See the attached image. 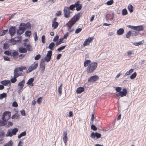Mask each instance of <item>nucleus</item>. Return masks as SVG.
Returning a JSON list of instances; mask_svg holds the SVG:
<instances>
[{"label":"nucleus","instance_id":"f257e3e1","mask_svg":"<svg viewBox=\"0 0 146 146\" xmlns=\"http://www.w3.org/2000/svg\"><path fill=\"white\" fill-rule=\"evenodd\" d=\"M98 63L96 62H92L88 65L86 69L88 73L92 72L97 68Z\"/></svg>","mask_w":146,"mask_h":146},{"label":"nucleus","instance_id":"f03ea898","mask_svg":"<svg viewBox=\"0 0 146 146\" xmlns=\"http://www.w3.org/2000/svg\"><path fill=\"white\" fill-rule=\"evenodd\" d=\"M121 88L119 87H117L115 89L116 91L119 92L118 94H116L117 96H120L122 97L126 95L127 92V90L125 88H124L122 90V91H121Z\"/></svg>","mask_w":146,"mask_h":146},{"label":"nucleus","instance_id":"7ed1b4c3","mask_svg":"<svg viewBox=\"0 0 146 146\" xmlns=\"http://www.w3.org/2000/svg\"><path fill=\"white\" fill-rule=\"evenodd\" d=\"M25 69V67H21L16 68L14 72V76H15L17 78L21 75L23 70Z\"/></svg>","mask_w":146,"mask_h":146},{"label":"nucleus","instance_id":"20e7f679","mask_svg":"<svg viewBox=\"0 0 146 146\" xmlns=\"http://www.w3.org/2000/svg\"><path fill=\"white\" fill-rule=\"evenodd\" d=\"M11 112L9 111H6L4 113L2 118L3 120L5 122L10 118Z\"/></svg>","mask_w":146,"mask_h":146},{"label":"nucleus","instance_id":"39448f33","mask_svg":"<svg viewBox=\"0 0 146 146\" xmlns=\"http://www.w3.org/2000/svg\"><path fill=\"white\" fill-rule=\"evenodd\" d=\"M64 16L66 18H68L70 16V11L68 7H65L64 9Z\"/></svg>","mask_w":146,"mask_h":146},{"label":"nucleus","instance_id":"423d86ee","mask_svg":"<svg viewBox=\"0 0 146 146\" xmlns=\"http://www.w3.org/2000/svg\"><path fill=\"white\" fill-rule=\"evenodd\" d=\"M38 66V63L36 62H35L29 67L28 70H27V72H30L33 70L36 69L37 68Z\"/></svg>","mask_w":146,"mask_h":146},{"label":"nucleus","instance_id":"0eeeda50","mask_svg":"<svg viewBox=\"0 0 146 146\" xmlns=\"http://www.w3.org/2000/svg\"><path fill=\"white\" fill-rule=\"evenodd\" d=\"M94 39V38L92 37H88L87 39H86L84 42L83 44L84 47L89 45L90 43Z\"/></svg>","mask_w":146,"mask_h":146},{"label":"nucleus","instance_id":"6e6552de","mask_svg":"<svg viewBox=\"0 0 146 146\" xmlns=\"http://www.w3.org/2000/svg\"><path fill=\"white\" fill-rule=\"evenodd\" d=\"M52 54V51L49 50L48 52L46 55L44 57L45 60L46 62H48L50 60Z\"/></svg>","mask_w":146,"mask_h":146},{"label":"nucleus","instance_id":"1a4fd4ad","mask_svg":"<svg viewBox=\"0 0 146 146\" xmlns=\"http://www.w3.org/2000/svg\"><path fill=\"white\" fill-rule=\"evenodd\" d=\"M101 134L100 133L97 132L94 133V132L92 133L90 135V137L92 139H94L96 137L97 139H99L101 137Z\"/></svg>","mask_w":146,"mask_h":146},{"label":"nucleus","instance_id":"9d476101","mask_svg":"<svg viewBox=\"0 0 146 146\" xmlns=\"http://www.w3.org/2000/svg\"><path fill=\"white\" fill-rule=\"evenodd\" d=\"M98 79V77L96 76H93L91 77L88 80V82H94Z\"/></svg>","mask_w":146,"mask_h":146},{"label":"nucleus","instance_id":"9b49d317","mask_svg":"<svg viewBox=\"0 0 146 146\" xmlns=\"http://www.w3.org/2000/svg\"><path fill=\"white\" fill-rule=\"evenodd\" d=\"M16 28L14 27H11L9 29V32L11 37H12L16 33Z\"/></svg>","mask_w":146,"mask_h":146},{"label":"nucleus","instance_id":"f8f14e48","mask_svg":"<svg viewBox=\"0 0 146 146\" xmlns=\"http://www.w3.org/2000/svg\"><path fill=\"white\" fill-rule=\"evenodd\" d=\"M25 30V28L24 26L19 27V29L18 30L17 34L18 35H21L24 33Z\"/></svg>","mask_w":146,"mask_h":146},{"label":"nucleus","instance_id":"ddd939ff","mask_svg":"<svg viewBox=\"0 0 146 146\" xmlns=\"http://www.w3.org/2000/svg\"><path fill=\"white\" fill-rule=\"evenodd\" d=\"M67 133L66 131H64L63 132V140L66 145V142L68 141V137H67Z\"/></svg>","mask_w":146,"mask_h":146},{"label":"nucleus","instance_id":"4468645a","mask_svg":"<svg viewBox=\"0 0 146 146\" xmlns=\"http://www.w3.org/2000/svg\"><path fill=\"white\" fill-rule=\"evenodd\" d=\"M80 2L79 1H78L75 3V7L76 8V10L77 11L80 10L82 8L81 5L79 3Z\"/></svg>","mask_w":146,"mask_h":146},{"label":"nucleus","instance_id":"2eb2a0df","mask_svg":"<svg viewBox=\"0 0 146 146\" xmlns=\"http://www.w3.org/2000/svg\"><path fill=\"white\" fill-rule=\"evenodd\" d=\"M13 135L12 133V129H9L7 130V133L6 135V137H11Z\"/></svg>","mask_w":146,"mask_h":146},{"label":"nucleus","instance_id":"dca6fc26","mask_svg":"<svg viewBox=\"0 0 146 146\" xmlns=\"http://www.w3.org/2000/svg\"><path fill=\"white\" fill-rule=\"evenodd\" d=\"M1 83L3 85L8 86L9 85H10L11 82L9 80H5L1 81Z\"/></svg>","mask_w":146,"mask_h":146},{"label":"nucleus","instance_id":"f3484780","mask_svg":"<svg viewBox=\"0 0 146 146\" xmlns=\"http://www.w3.org/2000/svg\"><path fill=\"white\" fill-rule=\"evenodd\" d=\"M19 51L21 53H25L27 52V50L26 48L21 47L19 48Z\"/></svg>","mask_w":146,"mask_h":146},{"label":"nucleus","instance_id":"a211bd4d","mask_svg":"<svg viewBox=\"0 0 146 146\" xmlns=\"http://www.w3.org/2000/svg\"><path fill=\"white\" fill-rule=\"evenodd\" d=\"M25 83V81L23 80L21 82H20L18 84L19 86L20 87V90H22L23 87H24V84Z\"/></svg>","mask_w":146,"mask_h":146},{"label":"nucleus","instance_id":"6ab92c4d","mask_svg":"<svg viewBox=\"0 0 146 146\" xmlns=\"http://www.w3.org/2000/svg\"><path fill=\"white\" fill-rule=\"evenodd\" d=\"M124 30L122 28H121L117 31V34L119 35H122L124 32Z\"/></svg>","mask_w":146,"mask_h":146},{"label":"nucleus","instance_id":"aec40b11","mask_svg":"<svg viewBox=\"0 0 146 146\" xmlns=\"http://www.w3.org/2000/svg\"><path fill=\"white\" fill-rule=\"evenodd\" d=\"M84 91V88L82 87H80L76 90V92L78 94H80Z\"/></svg>","mask_w":146,"mask_h":146},{"label":"nucleus","instance_id":"412c9836","mask_svg":"<svg viewBox=\"0 0 146 146\" xmlns=\"http://www.w3.org/2000/svg\"><path fill=\"white\" fill-rule=\"evenodd\" d=\"M40 67L41 68V72L42 73H43L45 71V66L44 64L43 63H41L40 65Z\"/></svg>","mask_w":146,"mask_h":146},{"label":"nucleus","instance_id":"4be33fe9","mask_svg":"<svg viewBox=\"0 0 146 146\" xmlns=\"http://www.w3.org/2000/svg\"><path fill=\"white\" fill-rule=\"evenodd\" d=\"M58 23L57 22H52V26L53 27L54 29H56L58 26Z\"/></svg>","mask_w":146,"mask_h":146},{"label":"nucleus","instance_id":"5701e85b","mask_svg":"<svg viewBox=\"0 0 146 146\" xmlns=\"http://www.w3.org/2000/svg\"><path fill=\"white\" fill-rule=\"evenodd\" d=\"M8 31V29L3 30L0 32V36H3L5 35Z\"/></svg>","mask_w":146,"mask_h":146},{"label":"nucleus","instance_id":"b1692460","mask_svg":"<svg viewBox=\"0 0 146 146\" xmlns=\"http://www.w3.org/2000/svg\"><path fill=\"white\" fill-rule=\"evenodd\" d=\"M64 39V38H60L59 40L56 42V46L60 44L61 43H63V40Z\"/></svg>","mask_w":146,"mask_h":146},{"label":"nucleus","instance_id":"393cba45","mask_svg":"<svg viewBox=\"0 0 146 146\" xmlns=\"http://www.w3.org/2000/svg\"><path fill=\"white\" fill-rule=\"evenodd\" d=\"M143 28L141 25L135 26V30L137 31H142L143 30Z\"/></svg>","mask_w":146,"mask_h":146},{"label":"nucleus","instance_id":"a878e982","mask_svg":"<svg viewBox=\"0 0 146 146\" xmlns=\"http://www.w3.org/2000/svg\"><path fill=\"white\" fill-rule=\"evenodd\" d=\"M20 118V116L18 114H16L13 115L11 117L13 119H19Z\"/></svg>","mask_w":146,"mask_h":146},{"label":"nucleus","instance_id":"bb28decb","mask_svg":"<svg viewBox=\"0 0 146 146\" xmlns=\"http://www.w3.org/2000/svg\"><path fill=\"white\" fill-rule=\"evenodd\" d=\"M91 61L90 60H87L85 61L84 62V67H86L91 63Z\"/></svg>","mask_w":146,"mask_h":146},{"label":"nucleus","instance_id":"cd10ccee","mask_svg":"<svg viewBox=\"0 0 146 146\" xmlns=\"http://www.w3.org/2000/svg\"><path fill=\"white\" fill-rule=\"evenodd\" d=\"M26 135V132L25 131H24L20 133V134L18 136V137L19 139H20L21 137L24 136H25Z\"/></svg>","mask_w":146,"mask_h":146},{"label":"nucleus","instance_id":"c85d7f7f","mask_svg":"<svg viewBox=\"0 0 146 146\" xmlns=\"http://www.w3.org/2000/svg\"><path fill=\"white\" fill-rule=\"evenodd\" d=\"M55 46V44L53 42H52L50 43L48 46V48L50 50H53V48Z\"/></svg>","mask_w":146,"mask_h":146},{"label":"nucleus","instance_id":"c756f323","mask_svg":"<svg viewBox=\"0 0 146 146\" xmlns=\"http://www.w3.org/2000/svg\"><path fill=\"white\" fill-rule=\"evenodd\" d=\"M67 25L68 26V31L70 32H71L72 31L70 30V29L73 25L69 22L67 23Z\"/></svg>","mask_w":146,"mask_h":146},{"label":"nucleus","instance_id":"7c9ffc66","mask_svg":"<svg viewBox=\"0 0 146 146\" xmlns=\"http://www.w3.org/2000/svg\"><path fill=\"white\" fill-rule=\"evenodd\" d=\"M133 71V69H131L129 71H128L125 73V76H127L130 74L131 73H132Z\"/></svg>","mask_w":146,"mask_h":146},{"label":"nucleus","instance_id":"2f4dec72","mask_svg":"<svg viewBox=\"0 0 146 146\" xmlns=\"http://www.w3.org/2000/svg\"><path fill=\"white\" fill-rule=\"evenodd\" d=\"M34 80V79L33 78H31L28 80L27 84L29 85L31 84Z\"/></svg>","mask_w":146,"mask_h":146},{"label":"nucleus","instance_id":"473e14b6","mask_svg":"<svg viewBox=\"0 0 146 146\" xmlns=\"http://www.w3.org/2000/svg\"><path fill=\"white\" fill-rule=\"evenodd\" d=\"M18 131V129L17 128H15L12 129V133L13 135H15L17 133Z\"/></svg>","mask_w":146,"mask_h":146},{"label":"nucleus","instance_id":"72a5a7b5","mask_svg":"<svg viewBox=\"0 0 146 146\" xmlns=\"http://www.w3.org/2000/svg\"><path fill=\"white\" fill-rule=\"evenodd\" d=\"M133 7L131 5H129L128 6V9L130 13L133 11Z\"/></svg>","mask_w":146,"mask_h":146},{"label":"nucleus","instance_id":"f704fd0d","mask_svg":"<svg viewBox=\"0 0 146 146\" xmlns=\"http://www.w3.org/2000/svg\"><path fill=\"white\" fill-rule=\"evenodd\" d=\"M7 96V94L4 93L2 94H0V99H2L3 98L6 97Z\"/></svg>","mask_w":146,"mask_h":146},{"label":"nucleus","instance_id":"c9c22d12","mask_svg":"<svg viewBox=\"0 0 146 146\" xmlns=\"http://www.w3.org/2000/svg\"><path fill=\"white\" fill-rule=\"evenodd\" d=\"M137 74L136 72H134L130 76V78L131 79H134L136 76Z\"/></svg>","mask_w":146,"mask_h":146},{"label":"nucleus","instance_id":"e433bc0d","mask_svg":"<svg viewBox=\"0 0 146 146\" xmlns=\"http://www.w3.org/2000/svg\"><path fill=\"white\" fill-rule=\"evenodd\" d=\"M31 32L30 31H26L25 33V35L27 37H29L31 35Z\"/></svg>","mask_w":146,"mask_h":146},{"label":"nucleus","instance_id":"4c0bfd02","mask_svg":"<svg viewBox=\"0 0 146 146\" xmlns=\"http://www.w3.org/2000/svg\"><path fill=\"white\" fill-rule=\"evenodd\" d=\"M27 50L29 51H32L33 49L32 48V46L31 45L29 44H28L27 45Z\"/></svg>","mask_w":146,"mask_h":146},{"label":"nucleus","instance_id":"58836bf2","mask_svg":"<svg viewBox=\"0 0 146 146\" xmlns=\"http://www.w3.org/2000/svg\"><path fill=\"white\" fill-rule=\"evenodd\" d=\"M13 145V143L11 141H10L3 146H12Z\"/></svg>","mask_w":146,"mask_h":146},{"label":"nucleus","instance_id":"ea45409f","mask_svg":"<svg viewBox=\"0 0 146 146\" xmlns=\"http://www.w3.org/2000/svg\"><path fill=\"white\" fill-rule=\"evenodd\" d=\"M10 42L14 45L16 44L17 42L14 38H12L10 40Z\"/></svg>","mask_w":146,"mask_h":146},{"label":"nucleus","instance_id":"a19ab883","mask_svg":"<svg viewBox=\"0 0 146 146\" xmlns=\"http://www.w3.org/2000/svg\"><path fill=\"white\" fill-rule=\"evenodd\" d=\"M127 14V10L124 9L122 10V15H125Z\"/></svg>","mask_w":146,"mask_h":146},{"label":"nucleus","instance_id":"79ce46f5","mask_svg":"<svg viewBox=\"0 0 146 146\" xmlns=\"http://www.w3.org/2000/svg\"><path fill=\"white\" fill-rule=\"evenodd\" d=\"M79 18L80 14L79 13L74 17V19L77 21L79 19Z\"/></svg>","mask_w":146,"mask_h":146},{"label":"nucleus","instance_id":"37998d69","mask_svg":"<svg viewBox=\"0 0 146 146\" xmlns=\"http://www.w3.org/2000/svg\"><path fill=\"white\" fill-rule=\"evenodd\" d=\"M113 2V0H110L107 2L106 4L108 5H111Z\"/></svg>","mask_w":146,"mask_h":146},{"label":"nucleus","instance_id":"c03bdc74","mask_svg":"<svg viewBox=\"0 0 146 146\" xmlns=\"http://www.w3.org/2000/svg\"><path fill=\"white\" fill-rule=\"evenodd\" d=\"M142 41H140L139 42H135L134 43H132V44L135 46H139L140 45L142 44Z\"/></svg>","mask_w":146,"mask_h":146},{"label":"nucleus","instance_id":"a18cd8bd","mask_svg":"<svg viewBox=\"0 0 146 146\" xmlns=\"http://www.w3.org/2000/svg\"><path fill=\"white\" fill-rule=\"evenodd\" d=\"M17 77H16L14 76V78H12L11 80V82L12 83H15L17 80Z\"/></svg>","mask_w":146,"mask_h":146},{"label":"nucleus","instance_id":"49530a36","mask_svg":"<svg viewBox=\"0 0 146 146\" xmlns=\"http://www.w3.org/2000/svg\"><path fill=\"white\" fill-rule=\"evenodd\" d=\"M33 36L34 37L35 40V41L38 39V38L37 36V33L36 32H35L33 34Z\"/></svg>","mask_w":146,"mask_h":146},{"label":"nucleus","instance_id":"de8ad7c7","mask_svg":"<svg viewBox=\"0 0 146 146\" xmlns=\"http://www.w3.org/2000/svg\"><path fill=\"white\" fill-rule=\"evenodd\" d=\"M66 47L65 46H63L61 47H59L57 49L58 51H60L64 49Z\"/></svg>","mask_w":146,"mask_h":146},{"label":"nucleus","instance_id":"09e8293b","mask_svg":"<svg viewBox=\"0 0 146 146\" xmlns=\"http://www.w3.org/2000/svg\"><path fill=\"white\" fill-rule=\"evenodd\" d=\"M42 97H40L38 98L37 100V102L38 104H40L42 102Z\"/></svg>","mask_w":146,"mask_h":146},{"label":"nucleus","instance_id":"8fccbe9b","mask_svg":"<svg viewBox=\"0 0 146 146\" xmlns=\"http://www.w3.org/2000/svg\"><path fill=\"white\" fill-rule=\"evenodd\" d=\"M91 129L94 131L96 130L97 128L94 125H91Z\"/></svg>","mask_w":146,"mask_h":146},{"label":"nucleus","instance_id":"3c124183","mask_svg":"<svg viewBox=\"0 0 146 146\" xmlns=\"http://www.w3.org/2000/svg\"><path fill=\"white\" fill-rule=\"evenodd\" d=\"M62 88L61 87H59L58 88V93L60 94L59 95V96H61V94L62 93Z\"/></svg>","mask_w":146,"mask_h":146},{"label":"nucleus","instance_id":"603ef678","mask_svg":"<svg viewBox=\"0 0 146 146\" xmlns=\"http://www.w3.org/2000/svg\"><path fill=\"white\" fill-rule=\"evenodd\" d=\"M41 57V56L40 54H38V55H36L35 57V59L36 60H38Z\"/></svg>","mask_w":146,"mask_h":146},{"label":"nucleus","instance_id":"864d4df0","mask_svg":"<svg viewBox=\"0 0 146 146\" xmlns=\"http://www.w3.org/2000/svg\"><path fill=\"white\" fill-rule=\"evenodd\" d=\"M18 55V53L17 52H14L12 53V56L13 57H15Z\"/></svg>","mask_w":146,"mask_h":146},{"label":"nucleus","instance_id":"5fc2aeb1","mask_svg":"<svg viewBox=\"0 0 146 146\" xmlns=\"http://www.w3.org/2000/svg\"><path fill=\"white\" fill-rule=\"evenodd\" d=\"M131 33L130 31H128L126 35V37L127 38H129L130 36Z\"/></svg>","mask_w":146,"mask_h":146},{"label":"nucleus","instance_id":"6e6d98bb","mask_svg":"<svg viewBox=\"0 0 146 146\" xmlns=\"http://www.w3.org/2000/svg\"><path fill=\"white\" fill-rule=\"evenodd\" d=\"M75 7V5H72L69 7V10H73Z\"/></svg>","mask_w":146,"mask_h":146},{"label":"nucleus","instance_id":"4d7b16f0","mask_svg":"<svg viewBox=\"0 0 146 146\" xmlns=\"http://www.w3.org/2000/svg\"><path fill=\"white\" fill-rule=\"evenodd\" d=\"M12 106L14 107H17L18 106V104L15 101L13 102Z\"/></svg>","mask_w":146,"mask_h":146},{"label":"nucleus","instance_id":"13d9d810","mask_svg":"<svg viewBox=\"0 0 146 146\" xmlns=\"http://www.w3.org/2000/svg\"><path fill=\"white\" fill-rule=\"evenodd\" d=\"M4 53L8 56H11V54L9 51H6L4 52Z\"/></svg>","mask_w":146,"mask_h":146},{"label":"nucleus","instance_id":"bf43d9fd","mask_svg":"<svg viewBox=\"0 0 146 146\" xmlns=\"http://www.w3.org/2000/svg\"><path fill=\"white\" fill-rule=\"evenodd\" d=\"M42 41L43 43H44L45 42V37L44 35H42Z\"/></svg>","mask_w":146,"mask_h":146},{"label":"nucleus","instance_id":"052dcab7","mask_svg":"<svg viewBox=\"0 0 146 146\" xmlns=\"http://www.w3.org/2000/svg\"><path fill=\"white\" fill-rule=\"evenodd\" d=\"M72 24V25H74L75 23L76 22L75 20L74 19H72L71 21H69Z\"/></svg>","mask_w":146,"mask_h":146},{"label":"nucleus","instance_id":"680f3d73","mask_svg":"<svg viewBox=\"0 0 146 146\" xmlns=\"http://www.w3.org/2000/svg\"><path fill=\"white\" fill-rule=\"evenodd\" d=\"M82 30V29L81 28H78L76 29L75 31V33L77 34L80 33Z\"/></svg>","mask_w":146,"mask_h":146},{"label":"nucleus","instance_id":"e2e57ef3","mask_svg":"<svg viewBox=\"0 0 146 146\" xmlns=\"http://www.w3.org/2000/svg\"><path fill=\"white\" fill-rule=\"evenodd\" d=\"M94 115L93 114H92V117L91 118V122L90 123L91 124H93V121H94Z\"/></svg>","mask_w":146,"mask_h":146},{"label":"nucleus","instance_id":"0e129e2a","mask_svg":"<svg viewBox=\"0 0 146 146\" xmlns=\"http://www.w3.org/2000/svg\"><path fill=\"white\" fill-rule=\"evenodd\" d=\"M3 58L4 60H5L10 61L11 60L7 56H4Z\"/></svg>","mask_w":146,"mask_h":146},{"label":"nucleus","instance_id":"69168bd1","mask_svg":"<svg viewBox=\"0 0 146 146\" xmlns=\"http://www.w3.org/2000/svg\"><path fill=\"white\" fill-rule=\"evenodd\" d=\"M5 121H0V126H3L5 124Z\"/></svg>","mask_w":146,"mask_h":146},{"label":"nucleus","instance_id":"338daca9","mask_svg":"<svg viewBox=\"0 0 146 146\" xmlns=\"http://www.w3.org/2000/svg\"><path fill=\"white\" fill-rule=\"evenodd\" d=\"M59 38V36L58 35H56L54 38L53 40V41L54 42H56L57 41Z\"/></svg>","mask_w":146,"mask_h":146},{"label":"nucleus","instance_id":"774afa93","mask_svg":"<svg viewBox=\"0 0 146 146\" xmlns=\"http://www.w3.org/2000/svg\"><path fill=\"white\" fill-rule=\"evenodd\" d=\"M21 113L22 115L23 116H25V110H22L21 111Z\"/></svg>","mask_w":146,"mask_h":146}]
</instances>
